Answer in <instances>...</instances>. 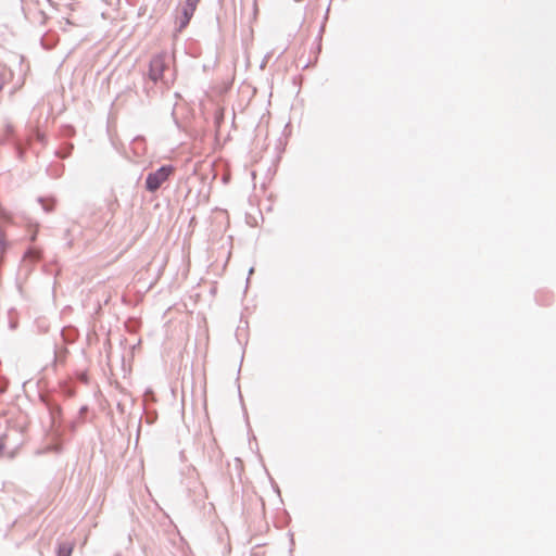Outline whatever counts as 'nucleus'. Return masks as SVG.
I'll list each match as a JSON object with an SVG mask.
<instances>
[{
  "instance_id": "obj_2",
  "label": "nucleus",
  "mask_w": 556,
  "mask_h": 556,
  "mask_svg": "<svg viewBox=\"0 0 556 556\" xmlns=\"http://www.w3.org/2000/svg\"><path fill=\"white\" fill-rule=\"evenodd\" d=\"M165 64L164 60L161 56H155L152 59L150 63V72L149 75L152 80L156 81L162 77Z\"/></svg>"
},
{
  "instance_id": "obj_3",
  "label": "nucleus",
  "mask_w": 556,
  "mask_h": 556,
  "mask_svg": "<svg viewBox=\"0 0 556 556\" xmlns=\"http://www.w3.org/2000/svg\"><path fill=\"white\" fill-rule=\"evenodd\" d=\"M73 552V544L63 543L59 545L58 556H71Z\"/></svg>"
},
{
  "instance_id": "obj_5",
  "label": "nucleus",
  "mask_w": 556,
  "mask_h": 556,
  "mask_svg": "<svg viewBox=\"0 0 556 556\" xmlns=\"http://www.w3.org/2000/svg\"><path fill=\"white\" fill-rule=\"evenodd\" d=\"M200 0H187V7L190 9V12L193 13L195 8H197V4L199 3Z\"/></svg>"
},
{
  "instance_id": "obj_4",
  "label": "nucleus",
  "mask_w": 556,
  "mask_h": 556,
  "mask_svg": "<svg viewBox=\"0 0 556 556\" xmlns=\"http://www.w3.org/2000/svg\"><path fill=\"white\" fill-rule=\"evenodd\" d=\"M4 251H5V239H4V235L2 232H0V257L2 256Z\"/></svg>"
},
{
  "instance_id": "obj_1",
  "label": "nucleus",
  "mask_w": 556,
  "mask_h": 556,
  "mask_svg": "<svg viewBox=\"0 0 556 556\" xmlns=\"http://www.w3.org/2000/svg\"><path fill=\"white\" fill-rule=\"evenodd\" d=\"M174 173V167L170 165H165L160 167L154 173H150L146 179V188L150 192L156 191L163 182H165L168 177Z\"/></svg>"
},
{
  "instance_id": "obj_6",
  "label": "nucleus",
  "mask_w": 556,
  "mask_h": 556,
  "mask_svg": "<svg viewBox=\"0 0 556 556\" xmlns=\"http://www.w3.org/2000/svg\"><path fill=\"white\" fill-rule=\"evenodd\" d=\"M192 14H193V13H191V12H190V9L187 7V8L185 9L186 22H188V21L190 20V17H191V15H192Z\"/></svg>"
}]
</instances>
